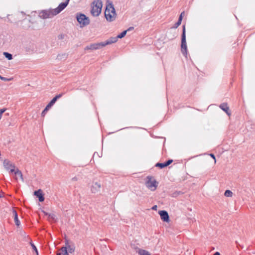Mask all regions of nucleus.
<instances>
[{
  "mask_svg": "<svg viewBox=\"0 0 255 255\" xmlns=\"http://www.w3.org/2000/svg\"><path fill=\"white\" fill-rule=\"evenodd\" d=\"M101 185L98 182H95L93 184L91 187V191L92 193H96L100 191Z\"/></svg>",
  "mask_w": 255,
  "mask_h": 255,
  "instance_id": "4468645a",
  "label": "nucleus"
},
{
  "mask_svg": "<svg viewBox=\"0 0 255 255\" xmlns=\"http://www.w3.org/2000/svg\"><path fill=\"white\" fill-rule=\"evenodd\" d=\"M156 208H157V206H156V205H155V206H154L152 208V209L153 210H156Z\"/></svg>",
  "mask_w": 255,
  "mask_h": 255,
  "instance_id": "ea45409f",
  "label": "nucleus"
},
{
  "mask_svg": "<svg viewBox=\"0 0 255 255\" xmlns=\"http://www.w3.org/2000/svg\"><path fill=\"white\" fill-rule=\"evenodd\" d=\"M72 181H77V178L76 177H74L72 178Z\"/></svg>",
  "mask_w": 255,
  "mask_h": 255,
  "instance_id": "58836bf2",
  "label": "nucleus"
},
{
  "mask_svg": "<svg viewBox=\"0 0 255 255\" xmlns=\"http://www.w3.org/2000/svg\"><path fill=\"white\" fill-rule=\"evenodd\" d=\"M3 166L7 170H10L11 172L15 171V166L7 159H5L3 161Z\"/></svg>",
  "mask_w": 255,
  "mask_h": 255,
  "instance_id": "1a4fd4ad",
  "label": "nucleus"
},
{
  "mask_svg": "<svg viewBox=\"0 0 255 255\" xmlns=\"http://www.w3.org/2000/svg\"><path fill=\"white\" fill-rule=\"evenodd\" d=\"M6 109H0V114L1 115H2V114L5 111Z\"/></svg>",
  "mask_w": 255,
  "mask_h": 255,
  "instance_id": "2f4dec72",
  "label": "nucleus"
},
{
  "mask_svg": "<svg viewBox=\"0 0 255 255\" xmlns=\"http://www.w3.org/2000/svg\"><path fill=\"white\" fill-rule=\"evenodd\" d=\"M137 253L139 255H151L148 251L140 249H138Z\"/></svg>",
  "mask_w": 255,
  "mask_h": 255,
  "instance_id": "a211bd4d",
  "label": "nucleus"
},
{
  "mask_svg": "<svg viewBox=\"0 0 255 255\" xmlns=\"http://www.w3.org/2000/svg\"><path fill=\"white\" fill-rule=\"evenodd\" d=\"M34 194L38 198L39 202H42L44 200V194L42 193V191L41 189L35 191Z\"/></svg>",
  "mask_w": 255,
  "mask_h": 255,
  "instance_id": "f8f14e48",
  "label": "nucleus"
},
{
  "mask_svg": "<svg viewBox=\"0 0 255 255\" xmlns=\"http://www.w3.org/2000/svg\"><path fill=\"white\" fill-rule=\"evenodd\" d=\"M155 167H159L161 169H162L164 167H166L165 166V163H159V162H158L157 163H156L155 165Z\"/></svg>",
  "mask_w": 255,
  "mask_h": 255,
  "instance_id": "5701e85b",
  "label": "nucleus"
},
{
  "mask_svg": "<svg viewBox=\"0 0 255 255\" xmlns=\"http://www.w3.org/2000/svg\"><path fill=\"white\" fill-rule=\"evenodd\" d=\"M179 193H173L172 194V197H176L177 195H178Z\"/></svg>",
  "mask_w": 255,
  "mask_h": 255,
  "instance_id": "e433bc0d",
  "label": "nucleus"
},
{
  "mask_svg": "<svg viewBox=\"0 0 255 255\" xmlns=\"http://www.w3.org/2000/svg\"><path fill=\"white\" fill-rule=\"evenodd\" d=\"M0 79L2 81L8 82L11 80L12 78H7L4 77H0Z\"/></svg>",
  "mask_w": 255,
  "mask_h": 255,
  "instance_id": "c85d7f7f",
  "label": "nucleus"
},
{
  "mask_svg": "<svg viewBox=\"0 0 255 255\" xmlns=\"http://www.w3.org/2000/svg\"><path fill=\"white\" fill-rule=\"evenodd\" d=\"M62 56H65V54H63V55H62ZM61 55L58 54V55H57V59H61Z\"/></svg>",
  "mask_w": 255,
  "mask_h": 255,
  "instance_id": "72a5a7b5",
  "label": "nucleus"
},
{
  "mask_svg": "<svg viewBox=\"0 0 255 255\" xmlns=\"http://www.w3.org/2000/svg\"><path fill=\"white\" fill-rule=\"evenodd\" d=\"M173 160L172 159H169L166 162H165V166L166 167L169 165L171 163H172Z\"/></svg>",
  "mask_w": 255,
  "mask_h": 255,
  "instance_id": "cd10ccee",
  "label": "nucleus"
},
{
  "mask_svg": "<svg viewBox=\"0 0 255 255\" xmlns=\"http://www.w3.org/2000/svg\"><path fill=\"white\" fill-rule=\"evenodd\" d=\"M127 33V30H124L122 32H121L120 34L118 35L117 38H122L126 35Z\"/></svg>",
  "mask_w": 255,
  "mask_h": 255,
  "instance_id": "393cba45",
  "label": "nucleus"
},
{
  "mask_svg": "<svg viewBox=\"0 0 255 255\" xmlns=\"http://www.w3.org/2000/svg\"><path fill=\"white\" fill-rule=\"evenodd\" d=\"M118 39V38H117V36L110 37L109 39H108L106 41L103 42V44H104V47L107 45H109V44L116 42L117 41Z\"/></svg>",
  "mask_w": 255,
  "mask_h": 255,
  "instance_id": "2eb2a0df",
  "label": "nucleus"
},
{
  "mask_svg": "<svg viewBox=\"0 0 255 255\" xmlns=\"http://www.w3.org/2000/svg\"><path fill=\"white\" fill-rule=\"evenodd\" d=\"M67 251L69 253H72L75 251V248L73 246L69 245L68 243L66 244Z\"/></svg>",
  "mask_w": 255,
  "mask_h": 255,
  "instance_id": "6ab92c4d",
  "label": "nucleus"
},
{
  "mask_svg": "<svg viewBox=\"0 0 255 255\" xmlns=\"http://www.w3.org/2000/svg\"><path fill=\"white\" fill-rule=\"evenodd\" d=\"M49 110V109L48 108H47V107L46 106V107L45 108V109L43 110V111L42 112V113H41V116L42 117H44L46 113H47V112Z\"/></svg>",
  "mask_w": 255,
  "mask_h": 255,
  "instance_id": "bb28decb",
  "label": "nucleus"
},
{
  "mask_svg": "<svg viewBox=\"0 0 255 255\" xmlns=\"http://www.w3.org/2000/svg\"><path fill=\"white\" fill-rule=\"evenodd\" d=\"M184 14V11H183L181 12V13L180 14V16L179 17H181L182 19L183 18V15Z\"/></svg>",
  "mask_w": 255,
  "mask_h": 255,
  "instance_id": "4c0bfd02",
  "label": "nucleus"
},
{
  "mask_svg": "<svg viewBox=\"0 0 255 255\" xmlns=\"http://www.w3.org/2000/svg\"><path fill=\"white\" fill-rule=\"evenodd\" d=\"M133 29V27H129L128 29H127L126 30H127V31H130V30H131Z\"/></svg>",
  "mask_w": 255,
  "mask_h": 255,
  "instance_id": "c9c22d12",
  "label": "nucleus"
},
{
  "mask_svg": "<svg viewBox=\"0 0 255 255\" xmlns=\"http://www.w3.org/2000/svg\"><path fill=\"white\" fill-rule=\"evenodd\" d=\"M175 37V36L174 35V37H172V39H174Z\"/></svg>",
  "mask_w": 255,
  "mask_h": 255,
  "instance_id": "37998d69",
  "label": "nucleus"
},
{
  "mask_svg": "<svg viewBox=\"0 0 255 255\" xmlns=\"http://www.w3.org/2000/svg\"><path fill=\"white\" fill-rule=\"evenodd\" d=\"M104 47L103 42L100 43H95L91 44L90 45H87L84 49L86 50H97L102 48Z\"/></svg>",
  "mask_w": 255,
  "mask_h": 255,
  "instance_id": "6e6552de",
  "label": "nucleus"
},
{
  "mask_svg": "<svg viewBox=\"0 0 255 255\" xmlns=\"http://www.w3.org/2000/svg\"><path fill=\"white\" fill-rule=\"evenodd\" d=\"M59 253H61V255H69V253L67 251L66 247H62Z\"/></svg>",
  "mask_w": 255,
  "mask_h": 255,
  "instance_id": "aec40b11",
  "label": "nucleus"
},
{
  "mask_svg": "<svg viewBox=\"0 0 255 255\" xmlns=\"http://www.w3.org/2000/svg\"><path fill=\"white\" fill-rule=\"evenodd\" d=\"M56 255H61V253H57Z\"/></svg>",
  "mask_w": 255,
  "mask_h": 255,
  "instance_id": "79ce46f5",
  "label": "nucleus"
},
{
  "mask_svg": "<svg viewBox=\"0 0 255 255\" xmlns=\"http://www.w3.org/2000/svg\"><path fill=\"white\" fill-rule=\"evenodd\" d=\"M91 14L95 16H98L101 12L103 3L101 0H94L92 4Z\"/></svg>",
  "mask_w": 255,
  "mask_h": 255,
  "instance_id": "f03ea898",
  "label": "nucleus"
},
{
  "mask_svg": "<svg viewBox=\"0 0 255 255\" xmlns=\"http://www.w3.org/2000/svg\"><path fill=\"white\" fill-rule=\"evenodd\" d=\"M105 16L107 20L109 22L115 20L117 14L114 5L112 2L107 4L105 11Z\"/></svg>",
  "mask_w": 255,
  "mask_h": 255,
  "instance_id": "f257e3e1",
  "label": "nucleus"
},
{
  "mask_svg": "<svg viewBox=\"0 0 255 255\" xmlns=\"http://www.w3.org/2000/svg\"><path fill=\"white\" fill-rule=\"evenodd\" d=\"M3 55L8 60H11L12 59V55L9 53L4 52Z\"/></svg>",
  "mask_w": 255,
  "mask_h": 255,
  "instance_id": "4be33fe9",
  "label": "nucleus"
},
{
  "mask_svg": "<svg viewBox=\"0 0 255 255\" xmlns=\"http://www.w3.org/2000/svg\"><path fill=\"white\" fill-rule=\"evenodd\" d=\"M13 172H14V174L16 176V180H17V177H19L22 181L23 180L22 172L18 169L17 168Z\"/></svg>",
  "mask_w": 255,
  "mask_h": 255,
  "instance_id": "f3484780",
  "label": "nucleus"
},
{
  "mask_svg": "<svg viewBox=\"0 0 255 255\" xmlns=\"http://www.w3.org/2000/svg\"><path fill=\"white\" fill-rule=\"evenodd\" d=\"M159 214L160 216L161 220L166 222H168L169 221V217L168 212L165 210H161L159 211Z\"/></svg>",
  "mask_w": 255,
  "mask_h": 255,
  "instance_id": "9d476101",
  "label": "nucleus"
},
{
  "mask_svg": "<svg viewBox=\"0 0 255 255\" xmlns=\"http://www.w3.org/2000/svg\"><path fill=\"white\" fill-rule=\"evenodd\" d=\"M214 255H220V254L219 252H217L214 254Z\"/></svg>",
  "mask_w": 255,
  "mask_h": 255,
  "instance_id": "a19ab883",
  "label": "nucleus"
},
{
  "mask_svg": "<svg viewBox=\"0 0 255 255\" xmlns=\"http://www.w3.org/2000/svg\"><path fill=\"white\" fill-rule=\"evenodd\" d=\"M210 155L211 156V157H212L215 160V162H216V157H215V156L214 155V154L211 153L210 154Z\"/></svg>",
  "mask_w": 255,
  "mask_h": 255,
  "instance_id": "473e14b6",
  "label": "nucleus"
},
{
  "mask_svg": "<svg viewBox=\"0 0 255 255\" xmlns=\"http://www.w3.org/2000/svg\"><path fill=\"white\" fill-rule=\"evenodd\" d=\"M76 19L77 21L80 24L81 27L87 26L90 23L89 17L84 14L77 13Z\"/></svg>",
  "mask_w": 255,
  "mask_h": 255,
  "instance_id": "39448f33",
  "label": "nucleus"
},
{
  "mask_svg": "<svg viewBox=\"0 0 255 255\" xmlns=\"http://www.w3.org/2000/svg\"><path fill=\"white\" fill-rule=\"evenodd\" d=\"M181 51L183 55L187 56V46L186 41V30L185 25H183L182 33L181 35Z\"/></svg>",
  "mask_w": 255,
  "mask_h": 255,
  "instance_id": "20e7f679",
  "label": "nucleus"
},
{
  "mask_svg": "<svg viewBox=\"0 0 255 255\" xmlns=\"http://www.w3.org/2000/svg\"><path fill=\"white\" fill-rule=\"evenodd\" d=\"M54 15H56L53 13V9L43 10L39 12V17L43 19L50 18Z\"/></svg>",
  "mask_w": 255,
  "mask_h": 255,
  "instance_id": "423d86ee",
  "label": "nucleus"
},
{
  "mask_svg": "<svg viewBox=\"0 0 255 255\" xmlns=\"http://www.w3.org/2000/svg\"><path fill=\"white\" fill-rule=\"evenodd\" d=\"M48 218H49V219H51L54 222L57 221L56 216L54 214H49Z\"/></svg>",
  "mask_w": 255,
  "mask_h": 255,
  "instance_id": "b1692460",
  "label": "nucleus"
},
{
  "mask_svg": "<svg viewBox=\"0 0 255 255\" xmlns=\"http://www.w3.org/2000/svg\"><path fill=\"white\" fill-rule=\"evenodd\" d=\"M219 107L224 111L228 116H230L231 114V112L229 110V107L227 103H223L220 104Z\"/></svg>",
  "mask_w": 255,
  "mask_h": 255,
  "instance_id": "ddd939ff",
  "label": "nucleus"
},
{
  "mask_svg": "<svg viewBox=\"0 0 255 255\" xmlns=\"http://www.w3.org/2000/svg\"><path fill=\"white\" fill-rule=\"evenodd\" d=\"M224 195L226 197H232L233 195V192L229 190H227L225 192Z\"/></svg>",
  "mask_w": 255,
  "mask_h": 255,
  "instance_id": "a878e982",
  "label": "nucleus"
},
{
  "mask_svg": "<svg viewBox=\"0 0 255 255\" xmlns=\"http://www.w3.org/2000/svg\"><path fill=\"white\" fill-rule=\"evenodd\" d=\"M63 93H61L58 95H57L55 97H54L51 101L47 105L46 107L47 108H48L49 109L51 108V107L55 103V102L57 101V100L62 97V96L63 95Z\"/></svg>",
  "mask_w": 255,
  "mask_h": 255,
  "instance_id": "9b49d317",
  "label": "nucleus"
},
{
  "mask_svg": "<svg viewBox=\"0 0 255 255\" xmlns=\"http://www.w3.org/2000/svg\"><path fill=\"white\" fill-rule=\"evenodd\" d=\"M12 213L14 216L15 223L17 226H19L20 224V222L18 220L17 213L15 210H13Z\"/></svg>",
  "mask_w": 255,
  "mask_h": 255,
  "instance_id": "dca6fc26",
  "label": "nucleus"
},
{
  "mask_svg": "<svg viewBox=\"0 0 255 255\" xmlns=\"http://www.w3.org/2000/svg\"><path fill=\"white\" fill-rule=\"evenodd\" d=\"M31 244V246L32 248V249H33V250L35 252V253L38 254V250L36 247V246L32 243H30Z\"/></svg>",
  "mask_w": 255,
  "mask_h": 255,
  "instance_id": "c756f323",
  "label": "nucleus"
},
{
  "mask_svg": "<svg viewBox=\"0 0 255 255\" xmlns=\"http://www.w3.org/2000/svg\"><path fill=\"white\" fill-rule=\"evenodd\" d=\"M42 212H43V213H44V214L45 215H46V216H49V213H47V212H45V211H42Z\"/></svg>",
  "mask_w": 255,
  "mask_h": 255,
  "instance_id": "f704fd0d",
  "label": "nucleus"
},
{
  "mask_svg": "<svg viewBox=\"0 0 255 255\" xmlns=\"http://www.w3.org/2000/svg\"><path fill=\"white\" fill-rule=\"evenodd\" d=\"M146 186L151 191H155L158 185V182L154 179L153 177L147 176L145 182Z\"/></svg>",
  "mask_w": 255,
  "mask_h": 255,
  "instance_id": "7ed1b4c3",
  "label": "nucleus"
},
{
  "mask_svg": "<svg viewBox=\"0 0 255 255\" xmlns=\"http://www.w3.org/2000/svg\"><path fill=\"white\" fill-rule=\"evenodd\" d=\"M181 21H182V18H181V17H179L177 22L175 23V24L173 26V28H177L181 24Z\"/></svg>",
  "mask_w": 255,
  "mask_h": 255,
  "instance_id": "412c9836",
  "label": "nucleus"
},
{
  "mask_svg": "<svg viewBox=\"0 0 255 255\" xmlns=\"http://www.w3.org/2000/svg\"><path fill=\"white\" fill-rule=\"evenodd\" d=\"M70 0H66L63 2L60 3L57 7L55 9H53V13L57 15L62 11L68 4Z\"/></svg>",
  "mask_w": 255,
  "mask_h": 255,
  "instance_id": "0eeeda50",
  "label": "nucleus"
},
{
  "mask_svg": "<svg viewBox=\"0 0 255 255\" xmlns=\"http://www.w3.org/2000/svg\"><path fill=\"white\" fill-rule=\"evenodd\" d=\"M65 34H60L58 36V39H63L65 37Z\"/></svg>",
  "mask_w": 255,
  "mask_h": 255,
  "instance_id": "7c9ffc66",
  "label": "nucleus"
}]
</instances>
